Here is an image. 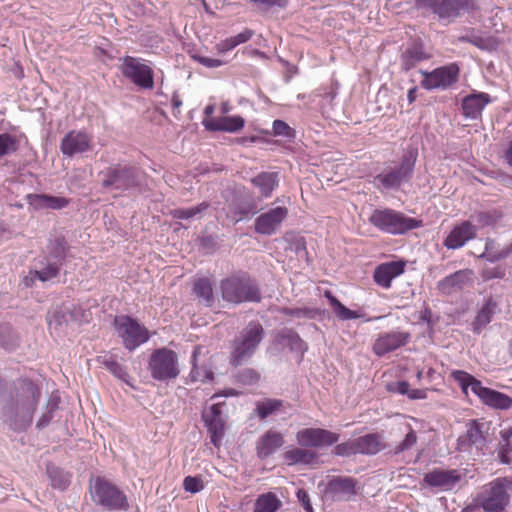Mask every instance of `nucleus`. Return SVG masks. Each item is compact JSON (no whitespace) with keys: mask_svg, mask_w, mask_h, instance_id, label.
Here are the masks:
<instances>
[{"mask_svg":"<svg viewBox=\"0 0 512 512\" xmlns=\"http://www.w3.org/2000/svg\"><path fill=\"white\" fill-rule=\"evenodd\" d=\"M42 396L41 387L27 377L13 380L1 407L4 423L13 431L26 430L33 421Z\"/></svg>","mask_w":512,"mask_h":512,"instance_id":"1","label":"nucleus"},{"mask_svg":"<svg viewBox=\"0 0 512 512\" xmlns=\"http://www.w3.org/2000/svg\"><path fill=\"white\" fill-rule=\"evenodd\" d=\"M418 149L408 145L401 156L400 162L392 167L384 168L373 177V186L380 192L399 191L404 183H409L415 171Z\"/></svg>","mask_w":512,"mask_h":512,"instance_id":"2","label":"nucleus"},{"mask_svg":"<svg viewBox=\"0 0 512 512\" xmlns=\"http://www.w3.org/2000/svg\"><path fill=\"white\" fill-rule=\"evenodd\" d=\"M99 176L101 178V187L104 190L119 192L136 190L141 193L148 188L145 172L131 164H111L102 170Z\"/></svg>","mask_w":512,"mask_h":512,"instance_id":"3","label":"nucleus"},{"mask_svg":"<svg viewBox=\"0 0 512 512\" xmlns=\"http://www.w3.org/2000/svg\"><path fill=\"white\" fill-rule=\"evenodd\" d=\"M222 300L232 305L260 303L262 292L258 281L245 271L233 273L220 281Z\"/></svg>","mask_w":512,"mask_h":512,"instance_id":"4","label":"nucleus"},{"mask_svg":"<svg viewBox=\"0 0 512 512\" xmlns=\"http://www.w3.org/2000/svg\"><path fill=\"white\" fill-rule=\"evenodd\" d=\"M265 337V331L259 321H250L231 343L229 364L241 366L251 360L260 343Z\"/></svg>","mask_w":512,"mask_h":512,"instance_id":"5","label":"nucleus"},{"mask_svg":"<svg viewBox=\"0 0 512 512\" xmlns=\"http://www.w3.org/2000/svg\"><path fill=\"white\" fill-rule=\"evenodd\" d=\"M451 375L464 394L467 395L470 388L484 405L498 410H508L512 407V398L509 395L484 387L480 380L466 371L455 370Z\"/></svg>","mask_w":512,"mask_h":512,"instance_id":"6","label":"nucleus"},{"mask_svg":"<svg viewBox=\"0 0 512 512\" xmlns=\"http://www.w3.org/2000/svg\"><path fill=\"white\" fill-rule=\"evenodd\" d=\"M369 222L378 230L391 235H403L423 226L421 219L408 217L390 208L375 209L369 217Z\"/></svg>","mask_w":512,"mask_h":512,"instance_id":"7","label":"nucleus"},{"mask_svg":"<svg viewBox=\"0 0 512 512\" xmlns=\"http://www.w3.org/2000/svg\"><path fill=\"white\" fill-rule=\"evenodd\" d=\"M90 494L93 502L108 510H126L127 497L115 484L102 476L91 477Z\"/></svg>","mask_w":512,"mask_h":512,"instance_id":"8","label":"nucleus"},{"mask_svg":"<svg viewBox=\"0 0 512 512\" xmlns=\"http://www.w3.org/2000/svg\"><path fill=\"white\" fill-rule=\"evenodd\" d=\"M147 369L156 381L168 383L175 380L180 374L178 355L166 347L155 349L149 357Z\"/></svg>","mask_w":512,"mask_h":512,"instance_id":"9","label":"nucleus"},{"mask_svg":"<svg viewBox=\"0 0 512 512\" xmlns=\"http://www.w3.org/2000/svg\"><path fill=\"white\" fill-rule=\"evenodd\" d=\"M118 70L123 78L130 81L138 89L152 90L154 88V70L142 58L130 55L120 57Z\"/></svg>","mask_w":512,"mask_h":512,"instance_id":"10","label":"nucleus"},{"mask_svg":"<svg viewBox=\"0 0 512 512\" xmlns=\"http://www.w3.org/2000/svg\"><path fill=\"white\" fill-rule=\"evenodd\" d=\"M415 5L418 9L430 11L437 15L439 20L448 23L476 8L475 0H416Z\"/></svg>","mask_w":512,"mask_h":512,"instance_id":"11","label":"nucleus"},{"mask_svg":"<svg viewBox=\"0 0 512 512\" xmlns=\"http://www.w3.org/2000/svg\"><path fill=\"white\" fill-rule=\"evenodd\" d=\"M508 477H498L484 487L478 494V504L486 512L503 511L510 502L507 493Z\"/></svg>","mask_w":512,"mask_h":512,"instance_id":"12","label":"nucleus"},{"mask_svg":"<svg viewBox=\"0 0 512 512\" xmlns=\"http://www.w3.org/2000/svg\"><path fill=\"white\" fill-rule=\"evenodd\" d=\"M114 325L122 338L124 347L130 351L135 350L149 340L148 329L141 325L137 319L128 315L116 316Z\"/></svg>","mask_w":512,"mask_h":512,"instance_id":"13","label":"nucleus"},{"mask_svg":"<svg viewBox=\"0 0 512 512\" xmlns=\"http://www.w3.org/2000/svg\"><path fill=\"white\" fill-rule=\"evenodd\" d=\"M423 79L420 82L422 88L431 90H448L459 80L460 69L456 63H450L437 67L432 71L420 70Z\"/></svg>","mask_w":512,"mask_h":512,"instance_id":"14","label":"nucleus"},{"mask_svg":"<svg viewBox=\"0 0 512 512\" xmlns=\"http://www.w3.org/2000/svg\"><path fill=\"white\" fill-rule=\"evenodd\" d=\"M225 402L212 404L202 412V420L210 435V443L219 448L225 436L226 419L223 416L222 406Z\"/></svg>","mask_w":512,"mask_h":512,"instance_id":"15","label":"nucleus"},{"mask_svg":"<svg viewBox=\"0 0 512 512\" xmlns=\"http://www.w3.org/2000/svg\"><path fill=\"white\" fill-rule=\"evenodd\" d=\"M288 216V209L283 206H277L261 213L254 221V230L256 233L265 236H271L278 232L283 221Z\"/></svg>","mask_w":512,"mask_h":512,"instance_id":"16","label":"nucleus"},{"mask_svg":"<svg viewBox=\"0 0 512 512\" xmlns=\"http://www.w3.org/2000/svg\"><path fill=\"white\" fill-rule=\"evenodd\" d=\"M357 480L352 477L334 476L326 484L325 497L334 502L348 501L356 495Z\"/></svg>","mask_w":512,"mask_h":512,"instance_id":"17","label":"nucleus"},{"mask_svg":"<svg viewBox=\"0 0 512 512\" xmlns=\"http://www.w3.org/2000/svg\"><path fill=\"white\" fill-rule=\"evenodd\" d=\"M340 435L322 428H305L297 433V441L304 447H328L338 442Z\"/></svg>","mask_w":512,"mask_h":512,"instance_id":"18","label":"nucleus"},{"mask_svg":"<svg viewBox=\"0 0 512 512\" xmlns=\"http://www.w3.org/2000/svg\"><path fill=\"white\" fill-rule=\"evenodd\" d=\"M92 149V138L84 131H69L61 140L60 150L64 156L72 158Z\"/></svg>","mask_w":512,"mask_h":512,"instance_id":"19","label":"nucleus"},{"mask_svg":"<svg viewBox=\"0 0 512 512\" xmlns=\"http://www.w3.org/2000/svg\"><path fill=\"white\" fill-rule=\"evenodd\" d=\"M477 235V228L470 220L455 225L443 241L444 247L449 250H456L463 247L468 241Z\"/></svg>","mask_w":512,"mask_h":512,"instance_id":"20","label":"nucleus"},{"mask_svg":"<svg viewBox=\"0 0 512 512\" xmlns=\"http://www.w3.org/2000/svg\"><path fill=\"white\" fill-rule=\"evenodd\" d=\"M408 332L391 331L380 334L373 344V351L377 356H384L408 343Z\"/></svg>","mask_w":512,"mask_h":512,"instance_id":"21","label":"nucleus"},{"mask_svg":"<svg viewBox=\"0 0 512 512\" xmlns=\"http://www.w3.org/2000/svg\"><path fill=\"white\" fill-rule=\"evenodd\" d=\"M484 424L477 419L469 420L466 424V432L457 439V449L459 451H469L472 446H485L486 437L483 432Z\"/></svg>","mask_w":512,"mask_h":512,"instance_id":"22","label":"nucleus"},{"mask_svg":"<svg viewBox=\"0 0 512 512\" xmlns=\"http://www.w3.org/2000/svg\"><path fill=\"white\" fill-rule=\"evenodd\" d=\"M405 260H396L378 265L373 273L376 284L383 288H390L392 280L405 272Z\"/></svg>","mask_w":512,"mask_h":512,"instance_id":"23","label":"nucleus"},{"mask_svg":"<svg viewBox=\"0 0 512 512\" xmlns=\"http://www.w3.org/2000/svg\"><path fill=\"white\" fill-rule=\"evenodd\" d=\"M491 102V97L485 92H473L462 99L461 108L465 118L478 120L482 117L483 109Z\"/></svg>","mask_w":512,"mask_h":512,"instance_id":"24","label":"nucleus"},{"mask_svg":"<svg viewBox=\"0 0 512 512\" xmlns=\"http://www.w3.org/2000/svg\"><path fill=\"white\" fill-rule=\"evenodd\" d=\"M430 58L431 55L425 50L424 44L420 40H415L406 47L400 56L401 70L408 72Z\"/></svg>","mask_w":512,"mask_h":512,"instance_id":"25","label":"nucleus"},{"mask_svg":"<svg viewBox=\"0 0 512 512\" xmlns=\"http://www.w3.org/2000/svg\"><path fill=\"white\" fill-rule=\"evenodd\" d=\"M202 124L208 131L236 133L244 127L245 119L240 115L222 116L218 118H205Z\"/></svg>","mask_w":512,"mask_h":512,"instance_id":"26","label":"nucleus"},{"mask_svg":"<svg viewBox=\"0 0 512 512\" xmlns=\"http://www.w3.org/2000/svg\"><path fill=\"white\" fill-rule=\"evenodd\" d=\"M26 201L35 210H61L66 208L71 200L65 197L54 196L50 194L31 193L26 196Z\"/></svg>","mask_w":512,"mask_h":512,"instance_id":"27","label":"nucleus"},{"mask_svg":"<svg viewBox=\"0 0 512 512\" xmlns=\"http://www.w3.org/2000/svg\"><path fill=\"white\" fill-rule=\"evenodd\" d=\"M284 444V438L281 433L268 430L264 433L256 444L257 456L264 460L273 455Z\"/></svg>","mask_w":512,"mask_h":512,"instance_id":"28","label":"nucleus"},{"mask_svg":"<svg viewBox=\"0 0 512 512\" xmlns=\"http://www.w3.org/2000/svg\"><path fill=\"white\" fill-rule=\"evenodd\" d=\"M472 274L473 272L470 269L458 270L440 280L437 284V288L441 293L449 295L463 289Z\"/></svg>","mask_w":512,"mask_h":512,"instance_id":"29","label":"nucleus"},{"mask_svg":"<svg viewBox=\"0 0 512 512\" xmlns=\"http://www.w3.org/2000/svg\"><path fill=\"white\" fill-rule=\"evenodd\" d=\"M278 344L286 342L287 347L291 353H298L300 360L303 359L304 354L308 351L309 346L300 335L292 328H284L279 331L275 337Z\"/></svg>","mask_w":512,"mask_h":512,"instance_id":"30","label":"nucleus"},{"mask_svg":"<svg viewBox=\"0 0 512 512\" xmlns=\"http://www.w3.org/2000/svg\"><path fill=\"white\" fill-rule=\"evenodd\" d=\"M460 475L456 470L434 469L424 475L423 481L430 487L444 488L456 484Z\"/></svg>","mask_w":512,"mask_h":512,"instance_id":"31","label":"nucleus"},{"mask_svg":"<svg viewBox=\"0 0 512 512\" xmlns=\"http://www.w3.org/2000/svg\"><path fill=\"white\" fill-rule=\"evenodd\" d=\"M70 246L63 235H59L54 239L49 240L47 244V254L44 257L45 261H50L59 266H63L68 255Z\"/></svg>","mask_w":512,"mask_h":512,"instance_id":"32","label":"nucleus"},{"mask_svg":"<svg viewBox=\"0 0 512 512\" xmlns=\"http://www.w3.org/2000/svg\"><path fill=\"white\" fill-rule=\"evenodd\" d=\"M46 475L53 489L65 491L71 484L73 474L52 462L46 464Z\"/></svg>","mask_w":512,"mask_h":512,"instance_id":"33","label":"nucleus"},{"mask_svg":"<svg viewBox=\"0 0 512 512\" xmlns=\"http://www.w3.org/2000/svg\"><path fill=\"white\" fill-rule=\"evenodd\" d=\"M497 309L498 303L490 297L477 312L472 322V329L475 334H480L483 329L492 321V318L495 315Z\"/></svg>","mask_w":512,"mask_h":512,"instance_id":"34","label":"nucleus"},{"mask_svg":"<svg viewBox=\"0 0 512 512\" xmlns=\"http://www.w3.org/2000/svg\"><path fill=\"white\" fill-rule=\"evenodd\" d=\"M355 439L359 454L371 456L385 449L383 438L379 433H369Z\"/></svg>","mask_w":512,"mask_h":512,"instance_id":"35","label":"nucleus"},{"mask_svg":"<svg viewBox=\"0 0 512 512\" xmlns=\"http://www.w3.org/2000/svg\"><path fill=\"white\" fill-rule=\"evenodd\" d=\"M251 183L262 197L268 198L279 185V175L277 172H261L251 179Z\"/></svg>","mask_w":512,"mask_h":512,"instance_id":"36","label":"nucleus"},{"mask_svg":"<svg viewBox=\"0 0 512 512\" xmlns=\"http://www.w3.org/2000/svg\"><path fill=\"white\" fill-rule=\"evenodd\" d=\"M23 142L28 143V138L23 132L18 134L0 133V158L15 154Z\"/></svg>","mask_w":512,"mask_h":512,"instance_id":"37","label":"nucleus"},{"mask_svg":"<svg viewBox=\"0 0 512 512\" xmlns=\"http://www.w3.org/2000/svg\"><path fill=\"white\" fill-rule=\"evenodd\" d=\"M193 293L206 307H212L215 298L213 294V285L209 278L202 277L195 280L192 288Z\"/></svg>","mask_w":512,"mask_h":512,"instance_id":"38","label":"nucleus"},{"mask_svg":"<svg viewBox=\"0 0 512 512\" xmlns=\"http://www.w3.org/2000/svg\"><path fill=\"white\" fill-rule=\"evenodd\" d=\"M459 41L461 43H469L480 50L492 52L498 48L499 42L494 36H483L480 34H476L471 32L470 34H466L459 37Z\"/></svg>","mask_w":512,"mask_h":512,"instance_id":"39","label":"nucleus"},{"mask_svg":"<svg viewBox=\"0 0 512 512\" xmlns=\"http://www.w3.org/2000/svg\"><path fill=\"white\" fill-rule=\"evenodd\" d=\"M256 204L252 200H237L229 204V212L232 214V220L237 223L249 218L256 213Z\"/></svg>","mask_w":512,"mask_h":512,"instance_id":"40","label":"nucleus"},{"mask_svg":"<svg viewBox=\"0 0 512 512\" xmlns=\"http://www.w3.org/2000/svg\"><path fill=\"white\" fill-rule=\"evenodd\" d=\"M317 458L314 451L294 448L284 453V460L287 465L292 466L296 464H312Z\"/></svg>","mask_w":512,"mask_h":512,"instance_id":"41","label":"nucleus"},{"mask_svg":"<svg viewBox=\"0 0 512 512\" xmlns=\"http://www.w3.org/2000/svg\"><path fill=\"white\" fill-rule=\"evenodd\" d=\"M502 212L498 209L475 211L470 216V221L476 223V228L495 226L502 218Z\"/></svg>","mask_w":512,"mask_h":512,"instance_id":"42","label":"nucleus"},{"mask_svg":"<svg viewBox=\"0 0 512 512\" xmlns=\"http://www.w3.org/2000/svg\"><path fill=\"white\" fill-rule=\"evenodd\" d=\"M325 298L328 300L330 306L334 314L338 317V319L342 321L353 320L360 318V315L357 311L351 310L343 305L333 294L331 291H325Z\"/></svg>","mask_w":512,"mask_h":512,"instance_id":"43","label":"nucleus"},{"mask_svg":"<svg viewBox=\"0 0 512 512\" xmlns=\"http://www.w3.org/2000/svg\"><path fill=\"white\" fill-rule=\"evenodd\" d=\"M283 407V400L266 398L255 403V414L260 420H265L271 415L276 414Z\"/></svg>","mask_w":512,"mask_h":512,"instance_id":"44","label":"nucleus"},{"mask_svg":"<svg viewBox=\"0 0 512 512\" xmlns=\"http://www.w3.org/2000/svg\"><path fill=\"white\" fill-rule=\"evenodd\" d=\"M20 342L18 333L7 323L0 324V347L11 352L14 351Z\"/></svg>","mask_w":512,"mask_h":512,"instance_id":"45","label":"nucleus"},{"mask_svg":"<svg viewBox=\"0 0 512 512\" xmlns=\"http://www.w3.org/2000/svg\"><path fill=\"white\" fill-rule=\"evenodd\" d=\"M97 361L102 364L114 377L125 382L130 387L134 388L133 384L130 383V376L127 372V368L122 364L118 363L111 357H98Z\"/></svg>","mask_w":512,"mask_h":512,"instance_id":"46","label":"nucleus"},{"mask_svg":"<svg viewBox=\"0 0 512 512\" xmlns=\"http://www.w3.org/2000/svg\"><path fill=\"white\" fill-rule=\"evenodd\" d=\"M500 442L498 444V459L502 464H510L512 452V428L500 431Z\"/></svg>","mask_w":512,"mask_h":512,"instance_id":"47","label":"nucleus"},{"mask_svg":"<svg viewBox=\"0 0 512 512\" xmlns=\"http://www.w3.org/2000/svg\"><path fill=\"white\" fill-rule=\"evenodd\" d=\"M281 506V500L274 493L268 492L257 498L254 510L257 512H276Z\"/></svg>","mask_w":512,"mask_h":512,"instance_id":"48","label":"nucleus"},{"mask_svg":"<svg viewBox=\"0 0 512 512\" xmlns=\"http://www.w3.org/2000/svg\"><path fill=\"white\" fill-rule=\"evenodd\" d=\"M210 207L209 202L203 201L190 208H178L171 211L174 219L188 220L194 217L201 218L202 214Z\"/></svg>","mask_w":512,"mask_h":512,"instance_id":"49","label":"nucleus"},{"mask_svg":"<svg viewBox=\"0 0 512 512\" xmlns=\"http://www.w3.org/2000/svg\"><path fill=\"white\" fill-rule=\"evenodd\" d=\"M280 313L285 316H290L294 318H305V319H316L320 316L321 311L317 308H308V307H282L280 309Z\"/></svg>","mask_w":512,"mask_h":512,"instance_id":"50","label":"nucleus"},{"mask_svg":"<svg viewBox=\"0 0 512 512\" xmlns=\"http://www.w3.org/2000/svg\"><path fill=\"white\" fill-rule=\"evenodd\" d=\"M72 313L69 309H55L47 314L49 328L58 330L71 319Z\"/></svg>","mask_w":512,"mask_h":512,"instance_id":"51","label":"nucleus"},{"mask_svg":"<svg viewBox=\"0 0 512 512\" xmlns=\"http://www.w3.org/2000/svg\"><path fill=\"white\" fill-rule=\"evenodd\" d=\"M42 264L44 265L42 268L30 271V274L41 282L52 280L59 275L61 266L50 261H45V263Z\"/></svg>","mask_w":512,"mask_h":512,"instance_id":"52","label":"nucleus"},{"mask_svg":"<svg viewBox=\"0 0 512 512\" xmlns=\"http://www.w3.org/2000/svg\"><path fill=\"white\" fill-rule=\"evenodd\" d=\"M260 377V373L253 368H243L234 374L235 381L244 386H252L257 384L260 380Z\"/></svg>","mask_w":512,"mask_h":512,"instance_id":"53","label":"nucleus"},{"mask_svg":"<svg viewBox=\"0 0 512 512\" xmlns=\"http://www.w3.org/2000/svg\"><path fill=\"white\" fill-rule=\"evenodd\" d=\"M334 453L341 457H350L359 454L356 439H349L346 442L337 444Z\"/></svg>","mask_w":512,"mask_h":512,"instance_id":"54","label":"nucleus"},{"mask_svg":"<svg viewBox=\"0 0 512 512\" xmlns=\"http://www.w3.org/2000/svg\"><path fill=\"white\" fill-rule=\"evenodd\" d=\"M272 130L274 136L284 137L286 139L292 140L296 136V132L293 128H291L285 121L283 120H274L272 124Z\"/></svg>","mask_w":512,"mask_h":512,"instance_id":"55","label":"nucleus"},{"mask_svg":"<svg viewBox=\"0 0 512 512\" xmlns=\"http://www.w3.org/2000/svg\"><path fill=\"white\" fill-rule=\"evenodd\" d=\"M289 1L290 0H250L261 12H269L274 8L283 9L288 5Z\"/></svg>","mask_w":512,"mask_h":512,"instance_id":"56","label":"nucleus"},{"mask_svg":"<svg viewBox=\"0 0 512 512\" xmlns=\"http://www.w3.org/2000/svg\"><path fill=\"white\" fill-rule=\"evenodd\" d=\"M417 442L416 432L410 428L409 432L405 435V438L395 447L393 454L398 455L406 450L411 449Z\"/></svg>","mask_w":512,"mask_h":512,"instance_id":"57","label":"nucleus"},{"mask_svg":"<svg viewBox=\"0 0 512 512\" xmlns=\"http://www.w3.org/2000/svg\"><path fill=\"white\" fill-rule=\"evenodd\" d=\"M183 487L185 491L195 494L204 489V483L201 476H187L184 478Z\"/></svg>","mask_w":512,"mask_h":512,"instance_id":"58","label":"nucleus"},{"mask_svg":"<svg viewBox=\"0 0 512 512\" xmlns=\"http://www.w3.org/2000/svg\"><path fill=\"white\" fill-rule=\"evenodd\" d=\"M506 275V271L501 266L487 267L481 272V277L484 281H490L493 279H503Z\"/></svg>","mask_w":512,"mask_h":512,"instance_id":"59","label":"nucleus"},{"mask_svg":"<svg viewBox=\"0 0 512 512\" xmlns=\"http://www.w3.org/2000/svg\"><path fill=\"white\" fill-rule=\"evenodd\" d=\"M388 391L398 393L400 395H408L410 390V384L406 380L397 381L387 386Z\"/></svg>","mask_w":512,"mask_h":512,"instance_id":"60","label":"nucleus"},{"mask_svg":"<svg viewBox=\"0 0 512 512\" xmlns=\"http://www.w3.org/2000/svg\"><path fill=\"white\" fill-rule=\"evenodd\" d=\"M296 496L305 512H314L310 496L306 490L298 489Z\"/></svg>","mask_w":512,"mask_h":512,"instance_id":"61","label":"nucleus"},{"mask_svg":"<svg viewBox=\"0 0 512 512\" xmlns=\"http://www.w3.org/2000/svg\"><path fill=\"white\" fill-rule=\"evenodd\" d=\"M512 253V243L509 244L507 247L503 248L502 250H499L497 254H486L484 257H489L491 260V263H495L498 261H501L503 259H506L510 254Z\"/></svg>","mask_w":512,"mask_h":512,"instance_id":"62","label":"nucleus"},{"mask_svg":"<svg viewBox=\"0 0 512 512\" xmlns=\"http://www.w3.org/2000/svg\"><path fill=\"white\" fill-rule=\"evenodd\" d=\"M253 35H254L253 30H251L249 28H245L242 32H240L239 34H237L235 36H232L231 38L234 41V43L236 44V46H238L242 43L249 41Z\"/></svg>","mask_w":512,"mask_h":512,"instance_id":"63","label":"nucleus"},{"mask_svg":"<svg viewBox=\"0 0 512 512\" xmlns=\"http://www.w3.org/2000/svg\"><path fill=\"white\" fill-rule=\"evenodd\" d=\"M54 413L55 412L46 409V411L39 418V420L36 424V428L41 430V429H44L45 427H47L50 424V422L52 421V419L54 418Z\"/></svg>","mask_w":512,"mask_h":512,"instance_id":"64","label":"nucleus"}]
</instances>
